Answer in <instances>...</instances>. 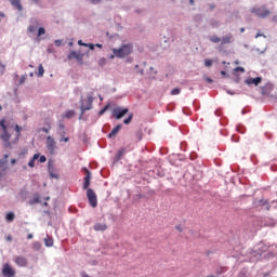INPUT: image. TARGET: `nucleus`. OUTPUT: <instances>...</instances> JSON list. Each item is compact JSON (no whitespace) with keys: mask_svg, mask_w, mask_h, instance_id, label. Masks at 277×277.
<instances>
[{"mask_svg":"<svg viewBox=\"0 0 277 277\" xmlns=\"http://www.w3.org/2000/svg\"><path fill=\"white\" fill-rule=\"evenodd\" d=\"M113 55L109 56L110 60H115V57L118 58H124L133 53V45L132 44H123L119 49H113Z\"/></svg>","mask_w":277,"mask_h":277,"instance_id":"1","label":"nucleus"},{"mask_svg":"<svg viewBox=\"0 0 277 277\" xmlns=\"http://www.w3.org/2000/svg\"><path fill=\"white\" fill-rule=\"evenodd\" d=\"M0 127L2 129V133L0 134V140L2 141L4 148H11L12 143L10 142L11 134L8 131V126H5V120H0Z\"/></svg>","mask_w":277,"mask_h":277,"instance_id":"2","label":"nucleus"},{"mask_svg":"<svg viewBox=\"0 0 277 277\" xmlns=\"http://www.w3.org/2000/svg\"><path fill=\"white\" fill-rule=\"evenodd\" d=\"M93 102L94 98L92 95H88L85 100H80V110L81 115H84L87 110H90L93 108Z\"/></svg>","mask_w":277,"mask_h":277,"instance_id":"3","label":"nucleus"},{"mask_svg":"<svg viewBox=\"0 0 277 277\" xmlns=\"http://www.w3.org/2000/svg\"><path fill=\"white\" fill-rule=\"evenodd\" d=\"M87 197H88L90 206L92 208H96L98 205L97 195L92 188H89L87 190Z\"/></svg>","mask_w":277,"mask_h":277,"instance_id":"4","label":"nucleus"},{"mask_svg":"<svg viewBox=\"0 0 277 277\" xmlns=\"http://www.w3.org/2000/svg\"><path fill=\"white\" fill-rule=\"evenodd\" d=\"M129 108H120L117 107L115 109H113L111 114L113 117H115L116 119H122L127 114H129Z\"/></svg>","mask_w":277,"mask_h":277,"instance_id":"5","label":"nucleus"},{"mask_svg":"<svg viewBox=\"0 0 277 277\" xmlns=\"http://www.w3.org/2000/svg\"><path fill=\"white\" fill-rule=\"evenodd\" d=\"M251 12L261 18H265V17L269 16V14L272 13L271 11H268L265 8H255V9H252Z\"/></svg>","mask_w":277,"mask_h":277,"instance_id":"6","label":"nucleus"},{"mask_svg":"<svg viewBox=\"0 0 277 277\" xmlns=\"http://www.w3.org/2000/svg\"><path fill=\"white\" fill-rule=\"evenodd\" d=\"M57 144L55 142V140L51 136L47 137V149L49 151V154L53 155L56 150Z\"/></svg>","mask_w":277,"mask_h":277,"instance_id":"7","label":"nucleus"},{"mask_svg":"<svg viewBox=\"0 0 277 277\" xmlns=\"http://www.w3.org/2000/svg\"><path fill=\"white\" fill-rule=\"evenodd\" d=\"M16 272L10 266V264H4L2 267V275L4 277H14Z\"/></svg>","mask_w":277,"mask_h":277,"instance_id":"8","label":"nucleus"},{"mask_svg":"<svg viewBox=\"0 0 277 277\" xmlns=\"http://www.w3.org/2000/svg\"><path fill=\"white\" fill-rule=\"evenodd\" d=\"M91 179H92V173H91V171H89L88 169H85V176H84V179H83V189H87V190H89L90 188V186H91Z\"/></svg>","mask_w":277,"mask_h":277,"instance_id":"9","label":"nucleus"},{"mask_svg":"<svg viewBox=\"0 0 277 277\" xmlns=\"http://www.w3.org/2000/svg\"><path fill=\"white\" fill-rule=\"evenodd\" d=\"M263 82V78L261 77H258V78H249L247 80H245V83L248 84V85H252L254 84L255 87H259L260 83Z\"/></svg>","mask_w":277,"mask_h":277,"instance_id":"10","label":"nucleus"},{"mask_svg":"<svg viewBox=\"0 0 277 277\" xmlns=\"http://www.w3.org/2000/svg\"><path fill=\"white\" fill-rule=\"evenodd\" d=\"M14 262L19 267H25L28 264V260L25 256H15Z\"/></svg>","mask_w":277,"mask_h":277,"instance_id":"11","label":"nucleus"},{"mask_svg":"<svg viewBox=\"0 0 277 277\" xmlns=\"http://www.w3.org/2000/svg\"><path fill=\"white\" fill-rule=\"evenodd\" d=\"M93 229L96 232H105L108 229V225L106 223H96L94 224Z\"/></svg>","mask_w":277,"mask_h":277,"instance_id":"12","label":"nucleus"},{"mask_svg":"<svg viewBox=\"0 0 277 277\" xmlns=\"http://www.w3.org/2000/svg\"><path fill=\"white\" fill-rule=\"evenodd\" d=\"M233 41H235V39L233 38V35H226L225 37H223L221 39V44H230L233 43Z\"/></svg>","mask_w":277,"mask_h":277,"instance_id":"13","label":"nucleus"},{"mask_svg":"<svg viewBox=\"0 0 277 277\" xmlns=\"http://www.w3.org/2000/svg\"><path fill=\"white\" fill-rule=\"evenodd\" d=\"M121 129H122V126L118 124L116 128H114L111 130V132L108 134V137L113 138L114 136H116L120 132Z\"/></svg>","mask_w":277,"mask_h":277,"instance_id":"14","label":"nucleus"},{"mask_svg":"<svg viewBox=\"0 0 277 277\" xmlns=\"http://www.w3.org/2000/svg\"><path fill=\"white\" fill-rule=\"evenodd\" d=\"M11 5H13L17 11H23V5L21 3V0H11Z\"/></svg>","mask_w":277,"mask_h":277,"instance_id":"15","label":"nucleus"},{"mask_svg":"<svg viewBox=\"0 0 277 277\" xmlns=\"http://www.w3.org/2000/svg\"><path fill=\"white\" fill-rule=\"evenodd\" d=\"M67 57H68V60L75 58L77 61H82V55L79 53H76V52H70Z\"/></svg>","mask_w":277,"mask_h":277,"instance_id":"16","label":"nucleus"},{"mask_svg":"<svg viewBox=\"0 0 277 277\" xmlns=\"http://www.w3.org/2000/svg\"><path fill=\"white\" fill-rule=\"evenodd\" d=\"M30 206H34L36 203H40V196L38 194L34 195V197L28 202Z\"/></svg>","mask_w":277,"mask_h":277,"instance_id":"17","label":"nucleus"},{"mask_svg":"<svg viewBox=\"0 0 277 277\" xmlns=\"http://www.w3.org/2000/svg\"><path fill=\"white\" fill-rule=\"evenodd\" d=\"M127 150L126 148H121L118 150L117 155H116V161H119L122 159V157L126 155Z\"/></svg>","mask_w":277,"mask_h":277,"instance_id":"18","label":"nucleus"},{"mask_svg":"<svg viewBox=\"0 0 277 277\" xmlns=\"http://www.w3.org/2000/svg\"><path fill=\"white\" fill-rule=\"evenodd\" d=\"M44 72H45V70H44V68H43V65L42 64H40L39 66H38V72L36 74L37 75V77H43L44 76Z\"/></svg>","mask_w":277,"mask_h":277,"instance_id":"19","label":"nucleus"},{"mask_svg":"<svg viewBox=\"0 0 277 277\" xmlns=\"http://www.w3.org/2000/svg\"><path fill=\"white\" fill-rule=\"evenodd\" d=\"M38 26H39V23H38V22H35V25H30V26L28 27V31H29L30 34H34L35 31H37Z\"/></svg>","mask_w":277,"mask_h":277,"instance_id":"20","label":"nucleus"},{"mask_svg":"<svg viewBox=\"0 0 277 277\" xmlns=\"http://www.w3.org/2000/svg\"><path fill=\"white\" fill-rule=\"evenodd\" d=\"M209 40L212 42V43H220L222 42V39L217 36H212L209 38Z\"/></svg>","mask_w":277,"mask_h":277,"instance_id":"21","label":"nucleus"},{"mask_svg":"<svg viewBox=\"0 0 277 277\" xmlns=\"http://www.w3.org/2000/svg\"><path fill=\"white\" fill-rule=\"evenodd\" d=\"M15 219V214L13 212H9L6 215H5V220L8 222H13Z\"/></svg>","mask_w":277,"mask_h":277,"instance_id":"22","label":"nucleus"},{"mask_svg":"<svg viewBox=\"0 0 277 277\" xmlns=\"http://www.w3.org/2000/svg\"><path fill=\"white\" fill-rule=\"evenodd\" d=\"M75 115H76V113L74 110H68V111L65 113L64 117L68 118V119H71V118L75 117Z\"/></svg>","mask_w":277,"mask_h":277,"instance_id":"23","label":"nucleus"},{"mask_svg":"<svg viewBox=\"0 0 277 277\" xmlns=\"http://www.w3.org/2000/svg\"><path fill=\"white\" fill-rule=\"evenodd\" d=\"M134 115L130 114L129 117L127 119L123 120L124 124H130L133 120Z\"/></svg>","mask_w":277,"mask_h":277,"instance_id":"24","label":"nucleus"},{"mask_svg":"<svg viewBox=\"0 0 277 277\" xmlns=\"http://www.w3.org/2000/svg\"><path fill=\"white\" fill-rule=\"evenodd\" d=\"M44 243L47 247H52L54 245V241L51 238H45Z\"/></svg>","mask_w":277,"mask_h":277,"instance_id":"25","label":"nucleus"},{"mask_svg":"<svg viewBox=\"0 0 277 277\" xmlns=\"http://www.w3.org/2000/svg\"><path fill=\"white\" fill-rule=\"evenodd\" d=\"M49 174L52 179H60L58 174L55 173L52 169H49Z\"/></svg>","mask_w":277,"mask_h":277,"instance_id":"26","label":"nucleus"},{"mask_svg":"<svg viewBox=\"0 0 277 277\" xmlns=\"http://www.w3.org/2000/svg\"><path fill=\"white\" fill-rule=\"evenodd\" d=\"M106 64H107V60L105 57H102V58L98 60V65L101 67H104Z\"/></svg>","mask_w":277,"mask_h":277,"instance_id":"27","label":"nucleus"},{"mask_svg":"<svg viewBox=\"0 0 277 277\" xmlns=\"http://www.w3.org/2000/svg\"><path fill=\"white\" fill-rule=\"evenodd\" d=\"M5 65H3L1 62H0V76H3L5 74Z\"/></svg>","mask_w":277,"mask_h":277,"instance_id":"28","label":"nucleus"},{"mask_svg":"<svg viewBox=\"0 0 277 277\" xmlns=\"http://www.w3.org/2000/svg\"><path fill=\"white\" fill-rule=\"evenodd\" d=\"M6 174V169H0V182L4 179Z\"/></svg>","mask_w":277,"mask_h":277,"instance_id":"29","label":"nucleus"},{"mask_svg":"<svg viewBox=\"0 0 277 277\" xmlns=\"http://www.w3.org/2000/svg\"><path fill=\"white\" fill-rule=\"evenodd\" d=\"M43 35H45V29H44L43 27H40V28L38 29V37H41V36H43Z\"/></svg>","mask_w":277,"mask_h":277,"instance_id":"30","label":"nucleus"},{"mask_svg":"<svg viewBox=\"0 0 277 277\" xmlns=\"http://www.w3.org/2000/svg\"><path fill=\"white\" fill-rule=\"evenodd\" d=\"M205 66H206V67H211V66H213V61H211V60H206V61H205Z\"/></svg>","mask_w":277,"mask_h":277,"instance_id":"31","label":"nucleus"},{"mask_svg":"<svg viewBox=\"0 0 277 277\" xmlns=\"http://www.w3.org/2000/svg\"><path fill=\"white\" fill-rule=\"evenodd\" d=\"M14 130L17 133V137H19L21 136V132H22V128L18 124H16Z\"/></svg>","mask_w":277,"mask_h":277,"instance_id":"32","label":"nucleus"},{"mask_svg":"<svg viewBox=\"0 0 277 277\" xmlns=\"http://www.w3.org/2000/svg\"><path fill=\"white\" fill-rule=\"evenodd\" d=\"M181 94V89H174L171 91V95H179Z\"/></svg>","mask_w":277,"mask_h":277,"instance_id":"33","label":"nucleus"},{"mask_svg":"<svg viewBox=\"0 0 277 277\" xmlns=\"http://www.w3.org/2000/svg\"><path fill=\"white\" fill-rule=\"evenodd\" d=\"M108 108H109L108 105L105 106L102 110H100L98 115H100V116H103V115L107 111Z\"/></svg>","mask_w":277,"mask_h":277,"instance_id":"34","label":"nucleus"},{"mask_svg":"<svg viewBox=\"0 0 277 277\" xmlns=\"http://www.w3.org/2000/svg\"><path fill=\"white\" fill-rule=\"evenodd\" d=\"M136 138L137 141H142L143 140V134L141 131L136 132Z\"/></svg>","mask_w":277,"mask_h":277,"instance_id":"35","label":"nucleus"},{"mask_svg":"<svg viewBox=\"0 0 277 277\" xmlns=\"http://www.w3.org/2000/svg\"><path fill=\"white\" fill-rule=\"evenodd\" d=\"M45 161H47V157H45V156H40L39 162H40V163H43V162H45Z\"/></svg>","mask_w":277,"mask_h":277,"instance_id":"36","label":"nucleus"},{"mask_svg":"<svg viewBox=\"0 0 277 277\" xmlns=\"http://www.w3.org/2000/svg\"><path fill=\"white\" fill-rule=\"evenodd\" d=\"M26 79H27L26 76L21 77L19 84H24Z\"/></svg>","mask_w":277,"mask_h":277,"instance_id":"37","label":"nucleus"},{"mask_svg":"<svg viewBox=\"0 0 277 277\" xmlns=\"http://www.w3.org/2000/svg\"><path fill=\"white\" fill-rule=\"evenodd\" d=\"M40 158V155L39 154H35L31 158V160L36 161Z\"/></svg>","mask_w":277,"mask_h":277,"instance_id":"38","label":"nucleus"},{"mask_svg":"<svg viewBox=\"0 0 277 277\" xmlns=\"http://www.w3.org/2000/svg\"><path fill=\"white\" fill-rule=\"evenodd\" d=\"M6 164V160L0 159V168L4 167Z\"/></svg>","mask_w":277,"mask_h":277,"instance_id":"39","label":"nucleus"},{"mask_svg":"<svg viewBox=\"0 0 277 277\" xmlns=\"http://www.w3.org/2000/svg\"><path fill=\"white\" fill-rule=\"evenodd\" d=\"M28 167H30V168H34L35 167V161L31 159V160H29V162H28Z\"/></svg>","mask_w":277,"mask_h":277,"instance_id":"40","label":"nucleus"},{"mask_svg":"<svg viewBox=\"0 0 277 277\" xmlns=\"http://www.w3.org/2000/svg\"><path fill=\"white\" fill-rule=\"evenodd\" d=\"M235 71L245 72L246 70L242 67H237V68H235Z\"/></svg>","mask_w":277,"mask_h":277,"instance_id":"41","label":"nucleus"},{"mask_svg":"<svg viewBox=\"0 0 277 277\" xmlns=\"http://www.w3.org/2000/svg\"><path fill=\"white\" fill-rule=\"evenodd\" d=\"M91 1V3H93V4H100L101 2H102V0H90Z\"/></svg>","mask_w":277,"mask_h":277,"instance_id":"42","label":"nucleus"},{"mask_svg":"<svg viewBox=\"0 0 277 277\" xmlns=\"http://www.w3.org/2000/svg\"><path fill=\"white\" fill-rule=\"evenodd\" d=\"M87 47H89V49H90L91 51L95 50V45H94V44H87Z\"/></svg>","mask_w":277,"mask_h":277,"instance_id":"43","label":"nucleus"},{"mask_svg":"<svg viewBox=\"0 0 277 277\" xmlns=\"http://www.w3.org/2000/svg\"><path fill=\"white\" fill-rule=\"evenodd\" d=\"M175 228H176L179 232H183V226H182V225H177Z\"/></svg>","mask_w":277,"mask_h":277,"instance_id":"44","label":"nucleus"},{"mask_svg":"<svg viewBox=\"0 0 277 277\" xmlns=\"http://www.w3.org/2000/svg\"><path fill=\"white\" fill-rule=\"evenodd\" d=\"M61 142H65V143L69 142V137H63L61 138Z\"/></svg>","mask_w":277,"mask_h":277,"instance_id":"45","label":"nucleus"},{"mask_svg":"<svg viewBox=\"0 0 277 277\" xmlns=\"http://www.w3.org/2000/svg\"><path fill=\"white\" fill-rule=\"evenodd\" d=\"M55 45H56V47H61V45H62V41H61V40H56V41H55Z\"/></svg>","mask_w":277,"mask_h":277,"instance_id":"46","label":"nucleus"},{"mask_svg":"<svg viewBox=\"0 0 277 277\" xmlns=\"http://www.w3.org/2000/svg\"><path fill=\"white\" fill-rule=\"evenodd\" d=\"M9 157H10V156L6 154V155L3 156V159H2V160H5V163H8Z\"/></svg>","mask_w":277,"mask_h":277,"instance_id":"47","label":"nucleus"},{"mask_svg":"<svg viewBox=\"0 0 277 277\" xmlns=\"http://www.w3.org/2000/svg\"><path fill=\"white\" fill-rule=\"evenodd\" d=\"M41 131L44 132V133H49L50 129L43 128V129H41Z\"/></svg>","mask_w":277,"mask_h":277,"instance_id":"48","label":"nucleus"},{"mask_svg":"<svg viewBox=\"0 0 277 277\" xmlns=\"http://www.w3.org/2000/svg\"><path fill=\"white\" fill-rule=\"evenodd\" d=\"M267 203V200H260V205L264 206Z\"/></svg>","mask_w":277,"mask_h":277,"instance_id":"49","label":"nucleus"},{"mask_svg":"<svg viewBox=\"0 0 277 277\" xmlns=\"http://www.w3.org/2000/svg\"><path fill=\"white\" fill-rule=\"evenodd\" d=\"M79 45L88 47V44H84L81 40L78 41Z\"/></svg>","mask_w":277,"mask_h":277,"instance_id":"50","label":"nucleus"},{"mask_svg":"<svg viewBox=\"0 0 277 277\" xmlns=\"http://www.w3.org/2000/svg\"><path fill=\"white\" fill-rule=\"evenodd\" d=\"M81 277H91L87 273H81Z\"/></svg>","mask_w":277,"mask_h":277,"instance_id":"51","label":"nucleus"},{"mask_svg":"<svg viewBox=\"0 0 277 277\" xmlns=\"http://www.w3.org/2000/svg\"><path fill=\"white\" fill-rule=\"evenodd\" d=\"M13 240V237L12 236H8L6 237V241H12Z\"/></svg>","mask_w":277,"mask_h":277,"instance_id":"52","label":"nucleus"},{"mask_svg":"<svg viewBox=\"0 0 277 277\" xmlns=\"http://www.w3.org/2000/svg\"><path fill=\"white\" fill-rule=\"evenodd\" d=\"M34 238V235L32 234H28L27 235V239H32Z\"/></svg>","mask_w":277,"mask_h":277,"instance_id":"53","label":"nucleus"},{"mask_svg":"<svg viewBox=\"0 0 277 277\" xmlns=\"http://www.w3.org/2000/svg\"><path fill=\"white\" fill-rule=\"evenodd\" d=\"M224 272H225L224 268H221L220 272H217V275H220V274H222Z\"/></svg>","mask_w":277,"mask_h":277,"instance_id":"54","label":"nucleus"},{"mask_svg":"<svg viewBox=\"0 0 277 277\" xmlns=\"http://www.w3.org/2000/svg\"><path fill=\"white\" fill-rule=\"evenodd\" d=\"M207 81H208L209 83H213V80H212L211 78H207Z\"/></svg>","mask_w":277,"mask_h":277,"instance_id":"55","label":"nucleus"},{"mask_svg":"<svg viewBox=\"0 0 277 277\" xmlns=\"http://www.w3.org/2000/svg\"><path fill=\"white\" fill-rule=\"evenodd\" d=\"M15 163H16V159H12L11 164H15Z\"/></svg>","mask_w":277,"mask_h":277,"instance_id":"56","label":"nucleus"},{"mask_svg":"<svg viewBox=\"0 0 277 277\" xmlns=\"http://www.w3.org/2000/svg\"><path fill=\"white\" fill-rule=\"evenodd\" d=\"M221 75H222L223 77H226V71H221Z\"/></svg>","mask_w":277,"mask_h":277,"instance_id":"57","label":"nucleus"},{"mask_svg":"<svg viewBox=\"0 0 277 277\" xmlns=\"http://www.w3.org/2000/svg\"><path fill=\"white\" fill-rule=\"evenodd\" d=\"M95 47H97V48H100V49H102V48H103V45H102V44H95Z\"/></svg>","mask_w":277,"mask_h":277,"instance_id":"58","label":"nucleus"},{"mask_svg":"<svg viewBox=\"0 0 277 277\" xmlns=\"http://www.w3.org/2000/svg\"><path fill=\"white\" fill-rule=\"evenodd\" d=\"M189 3L190 4H195V0H189Z\"/></svg>","mask_w":277,"mask_h":277,"instance_id":"59","label":"nucleus"},{"mask_svg":"<svg viewBox=\"0 0 277 277\" xmlns=\"http://www.w3.org/2000/svg\"><path fill=\"white\" fill-rule=\"evenodd\" d=\"M243 31H246V28H241V29H240V32H243Z\"/></svg>","mask_w":277,"mask_h":277,"instance_id":"60","label":"nucleus"},{"mask_svg":"<svg viewBox=\"0 0 277 277\" xmlns=\"http://www.w3.org/2000/svg\"><path fill=\"white\" fill-rule=\"evenodd\" d=\"M35 3H38L40 0H32Z\"/></svg>","mask_w":277,"mask_h":277,"instance_id":"61","label":"nucleus"},{"mask_svg":"<svg viewBox=\"0 0 277 277\" xmlns=\"http://www.w3.org/2000/svg\"><path fill=\"white\" fill-rule=\"evenodd\" d=\"M207 277H215L214 275H209V276H207Z\"/></svg>","mask_w":277,"mask_h":277,"instance_id":"62","label":"nucleus"},{"mask_svg":"<svg viewBox=\"0 0 277 277\" xmlns=\"http://www.w3.org/2000/svg\"><path fill=\"white\" fill-rule=\"evenodd\" d=\"M259 37H261V35H256V36H255V38H259Z\"/></svg>","mask_w":277,"mask_h":277,"instance_id":"63","label":"nucleus"},{"mask_svg":"<svg viewBox=\"0 0 277 277\" xmlns=\"http://www.w3.org/2000/svg\"><path fill=\"white\" fill-rule=\"evenodd\" d=\"M45 200H50V197H47Z\"/></svg>","mask_w":277,"mask_h":277,"instance_id":"64","label":"nucleus"}]
</instances>
